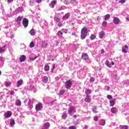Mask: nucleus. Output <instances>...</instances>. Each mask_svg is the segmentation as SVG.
Returning <instances> with one entry per match:
<instances>
[{"label":"nucleus","instance_id":"obj_1","mask_svg":"<svg viewBox=\"0 0 129 129\" xmlns=\"http://www.w3.org/2000/svg\"><path fill=\"white\" fill-rule=\"evenodd\" d=\"M88 33V29L86 27H83L81 31V39L84 40L87 37V33Z\"/></svg>","mask_w":129,"mask_h":129},{"label":"nucleus","instance_id":"obj_2","mask_svg":"<svg viewBox=\"0 0 129 129\" xmlns=\"http://www.w3.org/2000/svg\"><path fill=\"white\" fill-rule=\"evenodd\" d=\"M24 103L27 105H28V108L32 109L33 108V101L29 99H26L24 101Z\"/></svg>","mask_w":129,"mask_h":129},{"label":"nucleus","instance_id":"obj_3","mask_svg":"<svg viewBox=\"0 0 129 129\" xmlns=\"http://www.w3.org/2000/svg\"><path fill=\"white\" fill-rule=\"evenodd\" d=\"M44 100H46V101L45 102V103H46V104H48L50 106H52V105H53V103H54V100L53 98L47 97L45 98Z\"/></svg>","mask_w":129,"mask_h":129},{"label":"nucleus","instance_id":"obj_4","mask_svg":"<svg viewBox=\"0 0 129 129\" xmlns=\"http://www.w3.org/2000/svg\"><path fill=\"white\" fill-rule=\"evenodd\" d=\"M82 58L83 60L86 61L87 63H91V60L89 59L88 55L87 53H83L82 55Z\"/></svg>","mask_w":129,"mask_h":129},{"label":"nucleus","instance_id":"obj_5","mask_svg":"<svg viewBox=\"0 0 129 129\" xmlns=\"http://www.w3.org/2000/svg\"><path fill=\"white\" fill-rule=\"evenodd\" d=\"M76 112V110H75V107L73 106L72 107H70L68 110V114L70 115H73L74 114V112Z\"/></svg>","mask_w":129,"mask_h":129},{"label":"nucleus","instance_id":"obj_6","mask_svg":"<svg viewBox=\"0 0 129 129\" xmlns=\"http://www.w3.org/2000/svg\"><path fill=\"white\" fill-rule=\"evenodd\" d=\"M72 86V82L71 80H69L65 83V87L67 89H70Z\"/></svg>","mask_w":129,"mask_h":129},{"label":"nucleus","instance_id":"obj_7","mask_svg":"<svg viewBox=\"0 0 129 129\" xmlns=\"http://www.w3.org/2000/svg\"><path fill=\"white\" fill-rule=\"evenodd\" d=\"M22 24L24 28H27V27H28V25H29V20H28L27 18L23 19Z\"/></svg>","mask_w":129,"mask_h":129},{"label":"nucleus","instance_id":"obj_8","mask_svg":"<svg viewBox=\"0 0 129 129\" xmlns=\"http://www.w3.org/2000/svg\"><path fill=\"white\" fill-rule=\"evenodd\" d=\"M43 108V105L41 103H39L37 104L35 106V109L37 111H39V110H41Z\"/></svg>","mask_w":129,"mask_h":129},{"label":"nucleus","instance_id":"obj_9","mask_svg":"<svg viewBox=\"0 0 129 129\" xmlns=\"http://www.w3.org/2000/svg\"><path fill=\"white\" fill-rule=\"evenodd\" d=\"M12 111H8L4 113V116L5 118H9V117H11L12 116Z\"/></svg>","mask_w":129,"mask_h":129},{"label":"nucleus","instance_id":"obj_10","mask_svg":"<svg viewBox=\"0 0 129 129\" xmlns=\"http://www.w3.org/2000/svg\"><path fill=\"white\" fill-rule=\"evenodd\" d=\"M99 37L100 39H103L105 37V32L103 31H101L99 33Z\"/></svg>","mask_w":129,"mask_h":129},{"label":"nucleus","instance_id":"obj_11","mask_svg":"<svg viewBox=\"0 0 129 129\" xmlns=\"http://www.w3.org/2000/svg\"><path fill=\"white\" fill-rule=\"evenodd\" d=\"M120 21V20H119V19H118V18L115 17H114L113 22L114 25H118V24H119Z\"/></svg>","mask_w":129,"mask_h":129},{"label":"nucleus","instance_id":"obj_12","mask_svg":"<svg viewBox=\"0 0 129 129\" xmlns=\"http://www.w3.org/2000/svg\"><path fill=\"white\" fill-rule=\"evenodd\" d=\"M50 127V123L46 122L42 126L41 129H48Z\"/></svg>","mask_w":129,"mask_h":129},{"label":"nucleus","instance_id":"obj_13","mask_svg":"<svg viewBox=\"0 0 129 129\" xmlns=\"http://www.w3.org/2000/svg\"><path fill=\"white\" fill-rule=\"evenodd\" d=\"M23 16H18L15 22H16L18 25H20L21 22H22V20H23Z\"/></svg>","mask_w":129,"mask_h":129},{"label":"nucleus","instance_id":"obj_14","mask_svg":"<svg viewBox=\"0 0 129 129\" xmlns=\"http://www.w3.org/2000/svg\"><path fill=\"white\" fill-rule=\"evenodd\" d=\"M29 90L31 91H34V92L36 93L37 92V89L36 88V87H35L34 85H30L29 86Z\"/></svg>","mask_w":129,"mask_h":129},{"label":"nucleus","instance_id":"obj_15","mask_svg":"<svg viewBox=\"0 0 129 129\" xmlns=\"http://www.w3.org/2000/svg\"><path fill=\"white\" fill-rule=\"evenodd\" d=\"M69 17H70V13H67L62 17V20H68Z\"/></svg>","mask_w":129,"mask_h":129},{"label":"nucleus","instance_id":"obj_16","mask_svg":"<svg viewBox=\"0 0 129 129\" xmlns=\"http://www.w3.org/2000/svg\"><path fill=\"white\" fill-rule=\"evenodd\" d=\"M128 50V47L126 45H125L122 47V51L123 53H127Z\"/></svg>","mask_w":129,"mask_h":129},{"label":"nucleus","instance_id":"obj_17","mask_svg":"<svg viewBox=\"0 0 129 129\" xmlns=\"http://www.w3.org/2000/svg\"><path fill=\"white\" fill-rule=\"evenodd\" d=\"M7 46V45H4L3 47H0V54H2V53H5V51H6V47Z\"/></svg>","mask_w":129,"mask_h":129},{"label":"nucleus","instance_id":"obj_18","mask_svg":"<svg viewBox=\"0 0 129 129\" xmlns=\"http://www.w3.org/2000/svg\"><path fill=\"white\" fill-rule=\"evenodd\" d=\"M19 60L20 62H24V61L26 60V55H21L19 58Z\"/></svg>","mask_w":129,"mask_h":129},{"label":"nucleus","instance_id":"obj_19","mask_svg":"<svg viewBox=\"0 0 129 129\" xmlns=\"http://www.w3.org/2000/svg\"><path fill=\"white\" fill-rule=\"evenodd\" d=\"M85 101L86 102H91V99L89 97V95H86V98L85 99Z\"/></svg>","mask_w":129,"mask_h":129},{"label":"nucleus","instance_id":"obj_20","mask_svg":"<svg viewBox=\"0 0 129 129\" xmlns=\"http://www.w3.org/2000/svg\"><path fill=\"white\" fill-rule=\"evenodd\" d=\"M68 116L67 115V113L66 112V111H64L62 113L61 118H62V119H66Z\"/></svg>","mask_w":129,"mask_h":129},{"label":"nucleus","instance_id":"obj_21","mask_svg":"<svg viewBox=\"0 0 129 129\" xmlns=\"http://www.w3.org/2000/svg\"><path fill=\"white\" fill-rule=\"evenodd\" d=\"M56 4V2L55 1H52L50 4L49 5V6L50 7V8H51V9H53L54 8V7H55V5Z\"/></svg>","mask_w":129,"mask_h":129},{"label":"nucleus","instance_id":"obj_22","mask_svg":"<svg viewBox=\"0 0 129 129\" xmlns=\"http://www.w3.org/2000/svg\"><path fill=\"white\" fill-rule=\"evenodd\" d=\"M99 124L100 125H104L105 124V120L104 119H101L99 121Z\"/></svg>","mask_w":129,"mask_h":129},{"label":"nucleus","instance_id":"obj_23","mask_svg":"<svg viewBox=\"0 0 129 129\" xmlns=\"http://www.w3.org/2000/svg\"><path fill=\"white\" fill-rule=\"evenodd\" d=\"M21 104L22 103L21 102V100L19 99L16 100V105H17V106H21Z\"/></svg>","mask_w":129,"mask_h":129},{"label":"nucleus","instance_id":"obj_24","mask_svg":"<svg viewBox=\"0 0 129 129\" xmlns=\"http://www.w3.org/2000/svg\"><path fill=\"white\" fill-rule=\"evenodd\" d=\"M29 33H30L31 36H35L36 35V32H35V29H31Z\"/></svg>","mask_w":129,"mask_h":129},{"label":"nucleus","instance_id":"obj_25","mask_svg":"<svg viewBox=\"0 0 129 129\" xmlns=\"http://www.w3.org/2000/svg\"><path fill=\"white\" fill-rule=\"evenodd\" d=\"M110 106H113L114 104H115V100L113 99V100H110Z\"/></svg>","mask_w":129,"mask_h":129},{"label":"nucleus","instance_id":"obj_26","mask_svg":"<svg viewBox=\"0 0 129 129\" xmlns=\"http://www.w3.org/2000/svg\"><path fill=\"white\" fill-rule=\"evenodd\" d=\"M54 20L55 21V22H57V23H59V22H60V18H59V16H55L54 17Z\"/></svg>","mask_w":129,"mask_h":129},{"label":"nucleus","instance_id":"obj_27","mask_svg":"<svg viewBox=\"0 0 129 129\" xmlns=\"http://www.w3.org/2000/svg\"><path fill=\"white\" fill-rule=\"evenodd\" d=\"M23 84V81L22 80H20L17 82V87H20L21 85Z\"/></svg>","mask_w":129,"mask_h":129},{"label":"nucleus","instance_id":"obj_28","mask_svg":"<svg viewBox=\"0 0 129 129\" xmlns=\"http://www.w3.org/2000/svg\"><path fill=\"white\" fill-rule=\"evenodd\" d=\"M57 35L59 38H62L63 37V32L59 31L57 32Z\"/></svg>","mask_w":129,"mask_h":129},{"label":"nucleus","instance_id":"obj_29","mask_svg":"<svg viewBox=\"0 0 129 129\" xmlns=\"http://www.w3.org/2000/svg\"><path fill=\"white\" fill-rule=\"evenodd\" d=\"M17 11L18 13H22V12L24 11V9L23 7H19L17 9Z\"/></svg>","mask_w":129,"mask_h":129},{"label":"nucleus","instance_id":"obj_30","mask_svg":"<svg viewBox=\"0 0 129 129\" xmlns=\"http://www.w3.org/2000/svg\"><path fill=\"white\" fill-rule=\"evenodd\" d=\"M105 64L106 65V66H107V67L111 68V64L109 63V61L108 60L106 61Z\"/></svg>","mask_w":129,"mask_h":129},{"label":"nucleus","instance_id":"obj_31","mask_svg":"<svg viewBox=\"0 0 129 129\" xmlns=\"http://www.w3.org/2000/svg\"><path fill=\"white\" fill-rule=\"evenodd\" d=\"M42 81L44 83H47V82H48V77H44Z\"/></svg>","mask_w":129,"mask_h":129},{"label":"nucleus","instance_id":"obj_32","mask_svg":"<svg viewBox=\"0 0 129 129\" xmlns=\"http://www.w3.org/2000/svg\"><path fill=\"white\" fill-rule=\"evenodd\" d=\"M64 93H65V90H61L60 91H59L58 95H59V96H61V95H63Z\"/></svg>","mask_w":129,"mask_h":129},{"label":"nucleus","instance_id":"obj_33","mask_svg":"<svg viewBox=\"0 0 129 129\" xmlns=\"http://www.w3.org/2000/svg\"><path fill=\"white\" fill-rule=\"evenodd\" d=\"M96 109H97V108L96 107L93 106L92 110V111L95 113H97V112H98V111H96Z\"/></svg>","mask_w":129,"mask_h":129},{"label":"nucleus","instance_id":"obj_34","mask_svg":"<svg viewBox=\"0 0 129 129\" xmlns=\"http://www.w3.org/2000/svg\"><path fill=\"white\" fill-rule=\"evenodd\" d=\"M109 19H110V15L107 14L105 16V21H107V20H109Z\"/></svg>","mask_w":129,"mask_h":129},{"label":"nucleus","instance_id":"obj_35","mask_svg":"<svg viewBox=\"0 0 129 129\" xmlns=\"http://www.w3.org/2000/svg\"><path fill=\"white\" fill-rule=\"evenodd\" d=\"M111 112H112V113H116V108H115V107H112L111 109Z\"/></svg>","mask_w":129,"mask_h":129},{"label":"nucleus","instance_id":"obj_36","mask_svg":"<svg viewBox=\"0 0 129 129\" xmlns=\"http://www.w3.org/2000/svg\"><path fill=\"white\" fill-rule=\"evenodd\" d=\"M44 70L45 71H49V70H50V67L48 65H45L44 67Z\"/></svg>","mask_w":129,"mask_h":129},{"label":"nucleus","instance_id":"obj_37","mask_svg":"<svg viewBox=\"0 0 129 129\" xmlns=\"http://www.w3.org/2000/svg\"><path fill=\"white\" fill-rule=\"evenodd\" d=\"M34 3H35V0H30L29 6H31V7L34 6Z\"/></svg>","mask_w":129,"mask_h":129},{"label":"nucleus","instance_id":"obj_38","mask_svg":"<svg viewBox=\"0 0 129 129\" xmlns=\"http://www.w3.org/2000/svg\"><path fill=\"white\" fill-rule=\"evenodd\" d=\"M85 93H86V95H89V94H90V93H91V90L88 89V90H86Z\"/></svg>","mask_w":129,"mask_h":129},{"label":"nucleus","instance_id":"obj_39","mask_svg":"<svg viewBox=\"0 0 129 129\" xmlns=\"http://www.w3.org/2000/svg\"><path fill=\"white\" fill-rule=\"evenodd\" d=\"M120 128L121 129H128L127 125H120Z\"/></svg>","mask_w":129,"mask_h":129},{"label":"nucleus","instance_id":"obj_40","mask_svg":"<svg viewBox=\"0 0 129 129\" xmlns=\"http://www.w3.org/2000/svg\"><path fill=\"white\" fill-rule=\"evenodd\" d=\"M96 38V35L94 34H91L90 36V39L91 40H94Z\"/></svg>","mask_w":129,"mask_h":129},{"label":"nucleus","instance_id":"obj_41","mask_svg":"<svg viewBox=\"0 0 129 129\" xmlns=\"http://www.w3.org/2000/svg\"><path fill=\"white\" fill-rule=\"evenodd\" d=\"M5 85L6 87H9L11 85V83L9 82H5Z\"/></svg>","mask_w":129,"mask_h":129},{"label":"nucleus","instance_id":"obj_42","mask_svg":"<svg viewBox=\"0 0 129 129\" xmlns=\"http://www.w3.org/2000/svg\"><path fill=\"white\" fill-rule=\"evenodd\" d=\"M77 1L76 0H71V4H72V5H73V6H75V5H76L77 4Z\"/></svg>","mask_w":129,"mask_h":129},{"label":"nucleus","instance_id":"obj_43","mask_svg":"<svg viewBox=\"0 0 129 129\" xmlns=\"http://www.w3.org/2000/svg\"><path fill=\"white\" fill-rule=\"evenodd\" d=\"M47 46H48V44L46 43L45 42H42V47L43 48H46Z\"/></svg>","mask_w":129,"mask_h":129},{"label":"nucleus","instance_id":"obj_44","mask_svg":"<svg viewBox=\"0 0 129 129\" xmlns=\"http://www.w3.org/2000/svg\"><path fill=\"white\" fill-rule=\"evenodd\" d=\"M30 48H34V47H35V44L34 43V42L32 41L30 43Z\"/></svg>","mask_w":129,"mask_h":129},{"label":"nucleus","instance_id":"obj_45","mask_svg":"<svg viewBox=\"0 0 129 129\" xmlns=\"http://www.w3.org/2000/svg\"><path fill=\"white\" fill-rule=\"evenodd\" d=\"M0 61L4 63V62H5V61H6V59L5 58V57H4L3 56H0Z\"/></svg>","mask_w":129,"mask_h":129},{"label":"nucleus","instance_id":"obj_46","mask_svg":"<svg viewBox=\"0 0 129 129\" xmlns=\"http://www.w3.org/2000/svg\"><path fill=\"white\" fill-rule=\"evenodd\" d=\"M103 27H106L107 26V22L103 21L102 23Z\"/></svg>","mask_w":129,"mask_h":129},{"label":"nucleus","instance_id":"obj_47","mask_svg":"<svg viewBox=\"0 0 129 129\" xmlns=\"http://www.w3.org/2000/svg\"><path fill=\"white\" fill-rule=\"evenodd\" d=\"M92 45L93 48H96V47H97V42H95L94 43H92Z\"/></svg>","mask_w":129,"mask_h":129},{"label":"nucleus","instance_id":"obj_48","mask_svg":"<svg viewBox=\"0 0 129 129\" xmlns=\"http://www.w3.org/2000/svg\"><path fill=\"white\" fill-rule=\"evenodd\" d=\"M11 125H15V120L12 119L10 121Z\"/></svg>","mask_w":129,"mask_h":129},{"label":"nucleus","instance_id":"obj_49","mask_svg":"<svg viewBox=\"0 0 129 129\" xmlns=\"http://www.w3.org/2000/svg\"><path fill=\"white\" fill-rule=\"evenodd\" d=\"M123 83L124 84H127L128 85H129V80H128L123 81Z\"/></svg>","mask_w":129,"mask_h":129},{"label":"nucleus","instance_id":"obj_50","mask_svg":"<svg viewBox=\"0 0 129 129\" xmlns=\"http://www.w3.org/2000/svg\"><path fill=\"white\" fill-rule=\"evenodd\" d=\"M105 89L107 90V91H109L110 90V87L106 86H105Z\"/></svg>","mask_w":129,"mask_h":129},{"label":"nucleus","instance_id":"obj_51","mask_svg":"<svg viewBox=\"0 0 129 129\" xmlns=\"http://www.w3.org/2000/svg\"><path fill=\"white\" fill-rule=\"evenodd\" d=\"M94 81H95V79H94V78H93V77H91L90 79V82H94Z\"/></svg>","mask_w":129,"mask_h":129},{"label":"nucleus","instance_id":"obj_52","mask_svg":"<svg viewBox=\"0 0 129 129\" xmlns=\"http://www.w3.org/2000/svg\"><path fill=\"white\" fill-rule=\"evenodd\" d=\"M55 64H52V68L51 69V72H54V70L55 69Z\"/></svg>","mask_w":129,"mask_h":129},{"label":"nucleus","instance_id":"obj_53","mask_svg":"<svg viewBox=\"0 0 129 129\" xmlns=\"http://www.w3.org/2000/svg\"><path fill=\"white\" fill-rule=\"evenodd\" d=\"M118 3L119 4H124V3H125V0H120Z\"/></svg>","mask_w":129,"mask_h":129},{"label":"nucleus","instance_id":"obj_54","mask_svg":"<svg viewBox=\"0 0 129 129\" xmlns=\"http://www.w3.org/2000/svg\"><path fill=\"white\" fill-rule=\"evenodd\" d=\"M87 46H88V47H90V48H92V47H93V45L92 43H87Z\"/></svg>","mask_w":129,"mask_h":129},{"label":"nucleus","instance_id":"obj_55","mask_svg":"<svg viewBox=\"0 0 129 129\" xmlns=\"http://www.w3.org/2000/svg\"><path fill=\"white\" fill-rule=\"evenodd\" d=\"M69 129H76V126H70V127H69Z\"/></svg>","mask_w":129,"mask_h":129},{"label":"nucleus","instance_id":"obj_56","mask_svg":"<svg viewBox=\"0 0 129 129\" xmlns=\"http://www.w3.org/2000/svg\"><path fill=\"white\" fill-rule=\"evenodd\" d=\"M94 120L95 121H97L98 120V117H97V116H94Z\"/></svg>","mask_w":129,"mask_h":129},{"label":"nucleus","instance_id":"obj_57","mask_svg":"<svg viewBox=\"0 0 129 129\" xmlns=\"http://www.w3.org/2000/svg\"><path fill=\"white\" fill-rule=\"evenodd\" d=\"M62 32L64 33V34H67V30L62 29Z\"/></svg>","mask_w":129,"mask_h":129},{"label":"nucleus","instance_id":"obj_58","mask_svg":"<svg viewBox=\"0 0 129 129\" xmlns=\"http://www.w3.org/2000/svg\"><path fill=\"white\" fill-rule=\"evenodd\" d=\"M6 16H7V17H8V18H11V17L13 16V15H12V14H7Z\"/></svg>","mask_w":129,"mask_h":129},{"label":"nucleus","instance_id":"obj_59","mask_svg":"<svg viewBox=\"0 0 129 129\" xmlns=\"http://www.w3.org/2000/svg\"><path fill=\"white\" fill-rule=\"evenodd\" d=\"M14 94H15V92L14 91H11L10 92V95H14Z\"/></svg>","mask_w":129,"mask_h":129},{"label":"nucleus","instance_id":"obj_60","mask_svg":"<svg viewBox=\"0 0 129 129\" xmlns=\"http://www.w3.org/2000/svg\"><path fill=\"white\" fill-rule=\"evenodd\" d=\"M58 27H62V23L59 22L58 23Z\"/></svg>","mask_w":129,"mask_h":129},{"label":"nucleus","instance_id":"obj_61","mask_svg":"<svg viewBox=\"0 0 129 129\" xmlns=\"http://www.w3.org/2000/svg\"><path fill=\"white\" fill-rule=\"evenodd\" d=\"M107 98H108V99H111V98H112V96L109 95L107 96Z\"/></svg>","mask_w":129,"mask_h":129},{"label":"nucleus","instance_id":"obj_62","mask_svg":"<svg viewBox=\"0 0 129 129\" xmlns=\"http://www.w3.org/2000/svg\"><path fill=\"white\" fill-rule=\"evenodd\" d=\"M42 1L43 0H36V3H37V4H40V3H41Z\"/></svg>","mask_w":129,"mask_h":129},{"label":"nucleus","instance_id":"obj_63","mask_svg":"<svg viewBox=\"0 0 129 129\" xmlns=\"http://www.w3.org/2000/svg\"><path fill=\"white\" fill-rule=\"evenodd\" d=\"M7 2L9 4H11V3H13V2H14V0H8Z\"/></svg>","mask_w":129,"mask_h":129},{"label":"nucleus","instance_id":"obj_64","mask_svg":"<svg viewBox=\"0 0 129 129\" xmlns=\"http://www.w3.org/2000/svg\"><path fill=\"white\" fill-rule=\"evenodd\" d=\"M84 129H87L88 128V126L87 125H85V126L84 127Z\"/></svg>","mask_w":129,"mask_h":129}]
</instances>
